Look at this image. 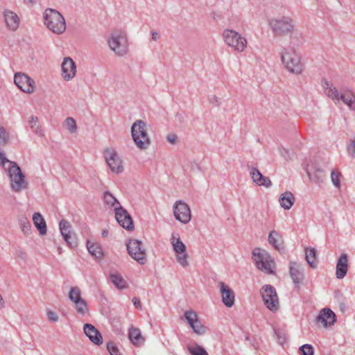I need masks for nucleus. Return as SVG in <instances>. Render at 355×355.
Listing matches in <instances>:
<instances>
[{
	"label": "nucleus",
	"mask_w": 355,
	"mask_h": 355,
	"mask_svg": "<svg viewBox=\"0 0 355 355\" xmlns=\"http://www.w3.org/2000/svg\"><path fill=\"white\" fill-rule=\"evenodd\" d=\"M15 84L24 93L32 94L35 91V81L28 75L23 73H16L14 76Z\"/></svg>",
	"instance_id": "2eb2a0df"
},
{
	"label": "nucleus",
	"mask_w": 355,
	"mask_h": 355,
	"mask_svg": "<svg viewBox=\"0 0 355 355\" xmlns=\"http://www.w3.org/2000/svg\"><path fill=\"white\" fill-rule=\"evenodd\" d=\"M5 302L2 297V296L0 295V309H3L4 307Z\"/></svg>",
	"instance_id": "6e6d98bb"
},
{
	"label": "nucleus",
	"mask_w": 355,
	"mask_h": 355,
	"mask_svg": "<svg viewBox=\"0 0 355 355\" xmlns=\"http://www.w3.org/2000/svg\"><path fill=\"white\" fill-rule=\"evenodd\" d=\"M63 127L71 134H73L77 132V124L75 119L72 117H67L64 120Z\"/></svg>",
	"instance_id": "58836bf2"
},
{
	"label": "nucleus",
	"mask_w": 355,
	"mask_h": 355,
	"mask_svg": "<svg viewBox=\"0 0 355 355\" xmlns=\"http://www.w3.org/2000/svg\"><path fill=\"white\" fill-rule=\"evenodd\" d=\"M5 172L9 178L10 186L12 191L19 193L28 188V183L25 180V175L15 162H8V166L6 168Z\"/></svg>",
	"instance_id": "20e7f679"
},
{
	"label": "nucleus",
	"mask_w": 355,
	"mask_h": 355,
	"mask_svg": "<svg viewBox=\"0 0 355 355\" xmlns=\"http://www.w3.org/2000/svg\"><path fill=\"white\" fill-rule=\"evenodd\" d=\"M69 300L73 303L76 313L82 316L89 311L87 302L82 297L81 291L78 286L71 287L68 293Z\"/></svg>",
	"instance_id": "9b49d317"
},
{
	"label": "nucleus",
	"mask_w": 355,
	"mask_h": 355,
	"mask_svg": "<svg viewBox=\"0 0 355 355\" xmlns=\"http://www.w3.org/2000/svg\"><path fill=\"white\" fill-rule=\"evenodd\" d=\"M322 87L324 89L325 94L331 98L335 103L340 102V94L338 89L330 82L326 79L322 80Z\"/></svg>",
	"instance_id": "cd10ccee"
},
{
	"label": "nucleus",
	"mask_w": 355,
	"mask_h": 355,
	"mask_svg": "<svg viewBox=\"0 0 355 355\" xmlns=\"http://www.w3.org/2000/svg\"><path fill=\"white\" fill-rule=\"evenodd\" d=\"M306 173H307V175L309 176V179L311 180V181H313V182H319L320 181V175H313L311 170L309 169V167L306 168Z\"/></svg>",
	"instance_id": "3c124183"
},
{
	"label": "nucleus",
	"mask_w": 355,
	"mask_h": 355,
	"mask_svg": "<svg viewBox=\"0 0 355 355\" xmlns=\"http://www.w3.org/2000/svg\"><path fill=\"white\" fill-rule=\"evenodd\" d=\"M110 279L112 284L118 288V289H124L128 287L127 283L125 280L123 278V277L118 273H112L110 274Z\"/></svg>",
	"instance_id": "f704fd0d"
},
{
	"label": "nucleus",
	"mask_w": 355,
	"mask_h": 355,
	"mask_svg": "<svg viewBox=\"0 0 355 355\" xmlns=\"http://www.w3.org/2000/svg\"><path fill=\"white\" fill-rule=\"evenodd\" d=\"M132 301L134 306L137 309H141V308H142L141 303L138 297H134L132 298Z\"/></svg>",
	"instance_id": "864d4df0"
},
{
	"label": "nucleus",
	"mask_w": 355,
	"mask_h": 355,
	"mask_svg": "<svg viewBox=\"0 0 355 355\" xmlns=\"http://www.w3.org/2000/svg\"><path fill=\"white\" fill-rule=\"evenodd\" d=\"M108 232L107 231H103L102 234L103 236H106L107 235Z\"/></svg>",
	"instance_id": "bf43d9fd"
},
{
	"label": "nucleus",
	"mask_w": 355,
	"mask_h": 355,
	"mask_svg": "<svg viewBox=\"0 0 355 355\" xmlns=\"http://www.w3.org/2000/svg\"><path fill=\"white\" fill-rule=\"evenodd\" d=\"M341 174L340 172L336 170H333L331 173V180L333 183V184L336 187L337 189H340V178Z\"/></svg>",
	"instance_id": "a19ab883"
},
{
	"label": "nucleus",
	"mask_w": 355,
	"mask_h": 355,
	"mask_svg": "<svg viewBox=\"0 0 355 355\" xmlns=\"http://www.w3.org/2000/svg\"><path fill=\"white\" fill-rule=\"evenodd\" d=\"M348 154L353 158H355V137L350 140L347 148Z\"/></svg>",
	"instance_id": "37998d69"
},
{
	"label": "nucleus",
	"mask_w": 355,
	"mask_h": 355,
	"mask_svg": "<svg viewBox=\"0 0 355 355\" xmlns=\"http://www.w3.org/2000/svg\"><path fill=\"white\" fill-rule=\"evenodd\" d=\"M294 195L291 191H286L282 193L279 196V204L284 209H290L295 202Z\"/></svg>",
	"instance_id": "2f4dec72"
},
{
	"label": "nucleus",
	"mask_w": 355,
	"mask_h": 355,
	"mask_svg": "<svg viewBox=\"0 0 355 355\" xmlns=\"http://www.w3.org/2000/svg\"><path fill=\"white\" fill-rule=\"evenodd\" d=\"M8 139V134L3 127L0 128V144H4Z\"/></svg>",
	"instance_id": "a18cd8bd"
},
{
	"label": "nucleus",
	"mask_w": 355,
	"mask_h": 355,
	"mask_svg": "<svg viewBox=\"0 0 355 355\" xmlns=\"http://www.w3.org/2000/svg\"><path fill=\"white\" fill-rule=\"evenodd\" d=\"M87 248L89 252L96 258H101L103 256V250L100 245L97 243L87 241Z\"/></svg>",
	"instance_id": "c9c22d12"
},
{
	"label": "nucleus",
	"mask_w": 355,
	"mask_h": 355,
	"mask_svg": "<svg viewBox=\"0 0 355 355\" xmlns=\"http://www.w3.org/2000/svg\"><path fill=\"white\" fill-rule=\"evenodd\" d=\"M44 24L56 35L62 34L66 30V21L63 15L53 8H46L43 13Z\"/></svg>",
	"instance_id": "7ed1b4c3"
},
{
	"label": "nucleus",
	"mask_w": 355,
	"mask_h": 355,
	"mask_svg": "<svg viewBox=\"0 0 355 355\" xmlns=\"http://www.w3.org/2000/svg\"><path fill=\"white\" fill-rule=\"evenodd\" d=\"M152 40L153 41H157L160 38L159 33L156 31H151Z\"/></svg>",
	"instance_id": "5fc2aeb1"
},
{
	"label": "nucleus",
	"mask_w": 355,
	"mask_h": 355,
	"mask_svg": "<svg viewBox=\"0 0 355 355\" xmlns=\"http://www.w3.org/2000/svg\"><path fill=\"white\" fill-rule=\"evenodd\" d=\"M340 101L347 105L350 110H355V94L352 90L347 89L341 94Z\"/></svg>",
	"instance_id": "72a5a7b5"
},
{
	"label": "nucleus",
	"mask_w": 355,
	"mask_h": 355,
	"mask_svg": "<svg viewBox=\"0 0 355 355\" xmlns=\"http://www.w3.org/2000/svg\"><path fill=\"white\" fill-rule=\"evenodd\" d=\"M19 224L20 228L24 235L28 236L31 233L32 228L30 221L28 218L25 216H21L19 217Z\"/></svg>",
	"instance_id": "e433bc0d"
},
{
	"label": "nucleus",
	"mask_w": 355,
	"mask_h": 355,
	"mask_svg": "<svg viewBox=\"0 0 355 355\" xmlns=\"http://www.w3.org/2000/svg\"><path fill=\"white\" fill-rule=\"evenodd\" d=\"M126 245L128 252L132 259L141 265L146 262V252L141 241L131 239Z\"/></svg>",
	"instance_id": "ddd939ff"
},
{
	"label": "nucleus",
	"mask_w": 355,
	"mask_h": 355,
	"mask_svg": "<svg viewBox=\"0 0 355 355\" xmlns=\"http://www.w3.org/2000/svg\"><path fill=\"white\" fill-rule=\"evenodd\" d=\"M107 348L110 355H121L117 347L114 343H108L107 345Z\"/></svg>",
	"instance_id": "c03bdc74"
},
{
	"label": "nucleus",
	"mask_w": 355,
	"mask_h": 355,
	"mask_svg": "<svg viewBox=\"0 0 355 355\" xmlns=\"http://www.w3.org/2000/svg\"><path fill=\"white\" fill-rule=\"evenodd\" d=\"M46 315H47L48 320L51 322H55L58 320L59 317H58V314L53 311L48 310Z\"/></svg>",
	"instance_id": "49530a36"
},
{
	"label": "nucleus",
	"mask_w": 355,
	"mask_h": 355,
	"mask_svg": "<svg viewBox=\"0 0 355 355\" xmlns=\"http://www.w3.org/2000/svg\"><path fill=\"white\" fill-rule=\"evenodd\" d=\"M85 334L95 345H100L103 343V338L101 333L91 324H85L83 327Z\"/></svg>",
	"instance_id": "b1692460"
},
{
	"label": "nucleus",
	"mask_w": 355,
	"mask_h": 355,
	"mask_svg": "<svg viewBox=\"0 0 355 355\" xmlns=\"http://www.w3.org/2000/svg\"><path fill=\"white\" fill-rule=\"evenodd\" d=\"M275 334L277 337L278 341L281 345H283L286 340V338L285 334L283 332H281L279 330H275Z\"/></svg>",
	"instance_id": "09e8293b"
},
{
	"label": "nucleus",
	"mask_w": 355,
	"mask_h": 355,
	"mask_svg": "<svg viewBox=\"0 0 355 355\" xmlns=\"http://www.w3.org/2000/svg\"><path fill=\"white\" fill-rule=\"evenodd\" d=\"M250 174L252 181L257 185L263 186L266 188H268L272 185L270 180L268 178L263 176L257 168L252 167L250 171Z\"/></svg>",
	"instance_id": "bb28decb"
},
{
	"label": "nucleus",
	"mask_w": 355,
	"mask_h": 355,
	"mask_svg": "<svg viewBox=\"0 0 355 355\" xmlns=\"http://www.w3.org/2000/svg\"><path fill=\"white\" fill-rule=\"evenodd\" d=\"M103 200L105 207L112 209L114 211L121 207L119 200L108 191L103 193Z\"/></svg>",
	"instance_id": "c85d7f7f"
},
{
	"label": "nucleus",
	"mask_w": 355,
	"mask_h": 355,
	"mask_svg": "<svg viewBox=\"0 0 355 355\" xmlns=\"http://www.w3.org/2000/svg\"><path fill=\"white\" fill-rule=\"evenodd\" d=\"M27 124L29 129L35 135L43 137H44V129L41 125L39 118L34 115H31L27 119Z\"/></svg>",
	"instance_id": "a878e982"
},
{
	"label": "nucleus",
	"mask_w": 355,
	"mask_h": 355,
	"mask_svg": "<svg viewBox=\"0 0 355 355\" xmlns=\"http://www.w3.org/2000/svg\"><path fill=\"white\" fill-rule=\"evenodd\" d=\"M281 61L285 69L290 73L300 75L305 66L300 55L293 48H283L280 53Z\"/></svg>",
	"instance_id": "f257e3e1"
},
{
	"label": "nucleus",
	"mask_w": 355,
	"mask_h": 355,
	"mask_svg": "<svg viewBox=\"0 0 355 355\" xmlns=\"http://www.w3.org/2000/svg\"><path fill=\"white\" fill-rule=\"evenodd\" d=\"M57 250H58V254H60L62 253V248L60 246H58L57 247Z\"/></svg>",
	"instance_id": "4d7b16f0"
},
{
	"label": "nucleus",
	"mask_w": 355,
	"mask_h": 355,
	"mask_svg": "<svg viewBox=\"0 0 355 355\" xmlns=\"http://www.w3.org/2000/svg\"><path fill=\"white\" fill-rule=\"evenodd\" d=\"M59 229L61 235L67 245L70 248L76 246V243L71 235V226L70 223L67 220L62 219L59 223Z\"/></svg>",
	"instance_id": "6ab92c4d"
},
{
	"label": "nucleus",
	"mask_w": 355,
	"mask_h": 355,
	"mask_svg": "<svg viewBox=\"0 0 355 355\" xmlns=\"http://www.w3.org/2000/svg\"><path fill=\"white\" fill-rule=\"evenodd\" d=\"M219 287L223 303L228 308L232 307L235 301L234 291L223 282H219Z\"/></svg>",
	"instance_id": "412c9836"
},
{
	"label": "nucleus",
	"mask_w": 355,
	"mask_h": 355,
	"mask_svg": "<svg viewBox=\"0 0 355 355\" xmlns=\"http://www.w3.org/2000/svg\"><path fill=\"white\" fill-rule=\"evenodd\" d=\"M175 218L183 224L188 223L191 218L189 206L183 200H177L173 206Z\"/></svg>",
	"instance_id": "4468645a"
},
{
	"label": "nucleus",
	"mask_w": 355,
	"mask_h": 355,
	"mask_svg": "<svg viewBox=\"0 0 355 355\" xmlns=\"http://www.w3.org/2000/svg\"><path fill=\"white\" fill-rule=\"evenodd\" d=\"M269 26L275 35H284L291 33L295 28L293 20L290 17L282 16L272 18Z\"/></svg>",
	"instance_id": "6e6552de"
},
{
	"label": "nucleus",
	"mask_w": 355,
	"mask_h": 355,
	"mask_svg": "<svg viewBox=\"0 0 355 355\" xmlns=\"http://www.w3.org/2000/svg\"><path fill=\"white\" fill-rule=\"evenodd\" d=\"M263 301L266 306L271 311L278 310L279 304V298L275 288L270 284L264 285L260 290Z\"/></svg>",
	"instance_id": "9d476101"
},
{
	"label": "nucleus",
	"mask_w": 355,
	"mask_h": 355,
	"mask_svg": "<svg viewBox=\"0 0 355 355\" xmlns=\"http://www.w3.org/2000/svg\"><path fill=\"white\" fill-rule=\"evenodd\" d=\"M268 243L275 249L280 251L284 249L282 235L277 231L272 230L268 235Z\"/></svg>",
	"instance_id": "7c9ffc66"
},
{
	"label": "nucleus",
	"mask_w": 355,
	"mask_h": 355,
	"mask_svg": "<svg viewBox=\"0 0 355 355\" xmlns=\"http://www.w3.org/2000/svg\"><path fill=\"white\" fill-rule=\"evenodd\" d=\"M166 139L171 144H175L177 141V136L174 134H169L167 135Z\"/></svg>",
	"instance_id": "603ef678"
},
{
	"label": "nucleus",
	"mask_w": 355,
	"mask_h": 355,
	"mask_svg": "<svg viewBox=\"0 0 355 355\" xmlns=\"http://www.w3.org/2000/svg\"><path fill=\"white\" fill-rule=\"evenodd\" d=\"M188 350L191 355H209L205 349L198 345L189 346Z\"/></svg>",
	"instance_id": "ea45409f"
},
{
	"label": "nucleus",
	"mask_w": 355,
	"mask_h": 355,
	"mask_svg": "<svg viewBox=\"0 0 355 355\" xmlns=\"http://www.w3.org/2000/svg\"><path fill=\"white\" fill-rule=\"evenodd\" d=\"M8 162L10 161L6 157L4 153H0V165L3 166L4 171L6 170V168H8Z\"/></svg>",
	"instance_id": "8fccbe9b"
},
{
	"label": "nucleus",
	"mask_w": 355,
	"mask_h": 355,
	"mask_svg": "<svg viewBox=\"0 0 355 355\" xmlns=\"http://www.w3.org/2000/svg\"><path fill=\"white\" fill-rule=\"evenodd\" d=\"M170 242L176 254L177 261L183 268L189 266V261L187 260L189 255L187 252V248L184 243L181 241L179 234L173 232L171 234Z\"/></svg>",
	"instance_id": "1a4fd4ad"
},
{
	"label": "nucleus",
	"mask_w": 355,
	"mask_h": 355,
	"mask_svg": "<svg viewBox=\"0 0 355 355\" xmlns=\"http://www.w3.org/2000/svg\"><path fill=\"white\" fill-rule=\"evenodd\" d=\"M24 1L28 3H33L35 2V0H24Z\"/></svg>",
	"instance_id": "13d9d810"
},
{
	"label": "nucleus",
	"mask_w": 355,
	"mask_h": 355,
	"mask_svg": "<svg viewBox=\"0 0 355 355\" xmlns=\"http://www.w3.org/2000/svg\"><path fill=\"white\" fill-rule=\"evenodd\" d=\"M115 218L119 224L124 229L132 230L134 228L132 219L128 211L121 207L114 211Z\"/></svg>",
	"instance_id": "a211bd4d"
},
{
	"label": "nucleus",
	"mask_w": 355,
	"mask_h": 355,
	"mask_svg": "<svg viewBox=\"0 0 355 355\" xmlns=\"http://www.w3.org/2000/svg\"><path fill=\"white\" fill-rule=\"evenodd\" d=\"M3 21L6 28L11 31H15L19 26L20 19L17 14L9 9L3 12Z\"/></svg>",
	"instance_id": "aec40b11"
},
{
	"label": "nucleus",
	"mask_w": 355,
	"mask_h": 355,
	"mask_svg": "<svg viewBox=\"0 0 355 355\" xmlns=\"http://www.w3.org/2000/svg\"><path fill=\"white\" fill-rule=\"evenodd\" d=\"M300 355H313V347L309 344H305L301 346L299 349Z\"/></svg>",
	"instance_id": "79ce46f5"
},
{
	"label": "nucleus",
	"mask_w": 355,
	"mask_h": 355,
	"mask_svg": "<svg viewBox=\"0 0 355 355\" xmlns=\"http://www.w3.org/2000/svg\"><path fill=\"white\" fill-rule=\"evenodd\" d=\"M77 67L70 57L64 58L61 63V76L64 80L70 81L76 75Z\"/></svg>",
	"instance_id": "dca6fc26"
},
{
	"label": "nucleus",
	"mask_w": 355,
	"mask_h": 355,
	"mask_svg": "<svg viewBox=\"0 0 355 355\" xmlns=\"http://www.w3.org/2000/svg\"><path fill=\"white\" fill-rule=\"evenodd\" d=\"M131 136L135 144L139 150H146L150 144L147 124L142 120H137L132 123L131 126Z\"/></svg>",
	"instance_id": "423d86ee"
},
{
	"label": "nucleus",
	"mask_w": 355,
	"mask_h": 355,
	"mask_svg": "<svg viewBox=\"0 0 355 355\" xmlns=\"http://www.w3.org/2000/svg\"><path fill=\"white\" fill-rule=\"evenodd\" d=\"M348 270V256L347 254H342L338 258L336 266V278L343 279Z\"/></svg>",
	"instance_id": "393cba45"
},
{
	"label": "nucleus",
	"mask_w": 355,
	"mask_h": 355,
	"mask_svg": "<svg viewBox=\"0 0 355 355\" xmlns=\"http://www.w3.org/2000/svg\"><path fill=\"white\" fill-rule=\"evenodd\" d=\"M103 155L107 166L113 173L119 174L123 172L122 160L114 148H105Z\"/></svg>",
	"instance_id": "f8f14e48"
},
{
	"label": "nucleus",
	"mask_w": 355,
	"mask_h": 355,
	"mask_svg": "<svg viewBox=\"0 0 355 355\" xmlns=\"http://www.w3.org/2000/svg\"><path fill=\"white\" fill-rule=\"evenodd\" d=\"M252 259L259 270L267 275L275 273L276 264L274 259L265 250L256 248L252 252Z\"/></svg>",
	"instance_id": "f03ea898"
},
{
	"label": "nucleus",
	"mask_w": 355,
	"mask_h": 355,
	"mask_svg": "<svg viewBox=\"0 0 355 355\" xmlns=\"http://www.w3.org/2000/svg\"><path fill=\"white\" fill-rule=\"evenodd\" d=\"M184 317L191 328L198 335H202L206 332V328L198 320L197 313L192 311H187L184 313Z\"/></svg>",
	"instance_id": "f3484780"
},
{
	"label": "nucleus",
	"mask_w": 355,
	"mask_h": 355,
	"mask_svg": "<svg viewBox=\"0 0 355 355\" xmlns=\"http://www.w3.org/2000/svg\"><path fill=\"white\" fill-rule=\"evenodd\" d=\"M107 44L117 56H124L128 52V40L124 31H116L111 33L107 40Z\"/></svg>",
	"instance_id": "0eeeda50"
},
{
	"label": "nucleus",
	"mask_w": 355,
	"mask_h": 355,
	"mask_svg": "<svg viewBox=\"0 0 355 355\" xmlns=\"http://www.w3.org/2000/svg\"><path fill=\"white\" fill-rule=\"evenodd\" d=\"M128 338L135 346H141L144 343V338L139 329L132 326L128 330Z\"/></svg>",
	"instance_id": "c756f323"
},
{
	"label": "nucleus",
	"mask_w": 355,
	"mask_h": 355,
	"mask_svg": "<svg viewBox=\"0 0 355 355\" xmlns=\"http://www.w3.org/2000/svg\"><path fill=\"white\" fill-rule=\"evenodd\" d=\"M316 321L325 327L331 326L336 321V314L330 309H322L317 316Z\"/></svg>",
	"instance_id": "4be33fe9"
},
{
	"label": "nucleus",
	"mask_w": 355,
	"mask_h": 355,
	"mask_svg": "<svg viewBox=\"0 0 355 355\" xmlns=\"http://www.w3.org/2000/svg\"><path fill=\"white\" fill-rule=\"evenodd\" d=\"M209 102L215 106H218L220 104V98L215 95H209L208 96Z\"/></svg>",
	"instance_id": "de8ad7c7"
},
{
	"label": "nucleus",
	"mask_w": 355,
	"mask_h": 355,
	"mask_svg": "<svg viewBox=\"0 0 355 355\" xmlns=\"http://www.w3.org/2000/svg\"><path fill=\"white\" fill-rule=\"evenodd\" d=\"M317 172H318V173H322V171H320V170H318V171H317Z\"/></svg>",
	"instance_id": "052dcab7"
},
{
	"label": "nucleus",
	"mask_w": 355,
	"mask_h": 355,
	"mask_svg": "<svg viewBox=\"0 0 355 355\" xmlns=\"http://www.w3.org/2000/svg\"><path fill=\"white\" fill-rule=\"evenodd\" d=\"M33 222L35 227L37 229L41 235H44L46 234V224L40 213L35 212L33 214Z\"/></svg>",
	"instance_id": "473e14b6"
},
{
	"label": "nucleus",
	"mask_w": 355,
	"mask_h": 355,
	"mask_svg": "<svg viewBox=\"0 0 355 355\" xmlns=\"http://www.w3.org/2000/svg\"><path fill=\"white\" fill-rule=\"evenodd\" d=\"M289 273L295 285H298L304 278L302 265L296 261H290Z\"/></svg>",
	"instance_id": "5701e85b"
},
{
	"label": "nucleus",
	"mask_w": 355,
	"mask_h": 355,
	"mask_svg": "<svg viewBox=\"0 0 355 355\" xmlns=\"http://www.w3.org/2000/svg\"><path fill=\"white\" fill-rule=\"evenodd\" d=\"M306 260L311 268H315L317 263L315 262L316 259V250L315 248H306L305 250Z\"/></svg>",
	"instance_id": "4c0bfd02"
},
{
	"label": "nucleus",
	"mask_w": 355,
	"mask_h": 355,
	"mask_svg": "<svg viewBox=\"0 0 355 355\" xmlns=\"http://www.w3.org/2000/svg\"><path fill=\"white\" fill-rule=\"evenodd\" d=\"M222 38L224 43L236 53L244 52L248 46L247 38L239 32L232 28L223 30Z\"/></svg>",
	"instance_id": "39448f33"
}]
</instances>
